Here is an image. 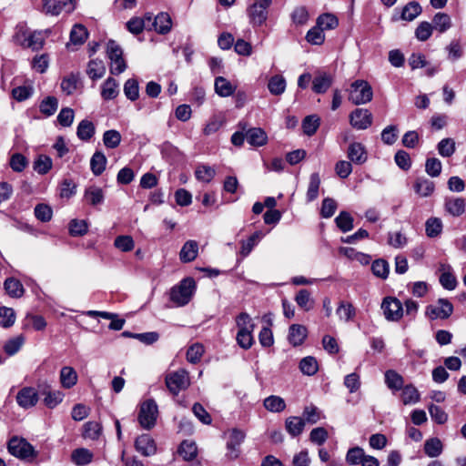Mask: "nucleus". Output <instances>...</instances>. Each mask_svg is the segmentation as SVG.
Listing matches in <instances>:
<instances>
[{
	"label": "nucleus",
	"mask_w": 466,
	"mask_h": 466,
	"mask_svg": "<svg viewBox=\"0 0 466 466\" xmlns=\"http://www.w3.org/2000/svg\"><path fill=\"white\" fill-rule=\"evenodd\" d=\"M299 370L305 375H314L319 370L317 360L311 356L303 358L299 362Z\"/></svg>",
	"instance_id": "79ce46f5"
},
{
	"label": "nucleus",
	"mask_w": 466,
	"mask_h": 466,
	"mask_svg": "<svg viewBox=\"0 0 466 466\" xmlns=\"http://www.w3.org/2000/svg\"><path fill=\"white\" fill-rule=\"evenodd\" d=\"M264 407L270 412H281L286 408L285 400L276 395H271L264 400Z\"/></svg>",
	"instance_id": "e433bc0d"
},
{
	"label": "nucleus",
	"mask_w": 466,
	"mask_h": 466,
	"mask_svg": "<svg viewBox=\"0 0 466 466\" xmlns=\"http://www.w3.org/2000/svg\"><path fill=\"white\" fill-rule=\"evenodd\" d=\"M102 433V427L96 421H88L84 425L83 437L89 440H97Z\"/></svg>",
	"instance_id": "8fccbe9b"
},
{
	"label": "nucleus",
	"mask_w": 466,
	"mask_h": 466,
	"mask_svg": "<svg viewBox=\"0 0 466 466\" xmlns=\"http://www.w3.org/2000/svg\"><path fill=\"white\" fill-rule=\"evenodd\" d=\"M119 93L118 83L113 77H108L102 85L101 96L105 100H111Z\"/></svg>",
	"instance_id": "c85d7f7f"
},
{
	"label": "nucleus",
	"mask_w": 466,
	"mask_h": 466,
	"mask_svg": "<svg viewBox=\"0 0 466 466\" xmlns=\"http://www.w3.org/2000/svg\"><path fill=\"white\" fill-rule=\"evenodd\" d=\"M245 433L238 429H232L229 431L228 441L227 442V456L230 459H236L239 454V446L244 441Z\"/></svg>",
	"instance_id": "f8f14e48"
},
{
	"label": "nucleus",
	"mask_w": 466,
	"mask_h": 466,
	"mask_svg": "<svg viewBox=\"0 0 466 466\" xmlns=\"http://www.w3.org/2000/svg\"><path fill=\"white\" fill-rule=\"evenodd\" d=\"M413 189L420 198H427L434 192L435 184L433 181L421 177L416 178L413 184Z\"/></svg>",
	"instance_id": "6ab92c4d"
},
{
	"label": "nucleus",
	"mask_w": 466,
	"mask_h": 466,
	"mask_svg": "<svg viewBox=\"0 0 466 466\" xmlns=\"http://www.w3.org/2000/svg\"><path fill=\"white\" fill-rule=\"evenodd\" d=\"M320 186V177L319 173H312L309 177V182L307 190V200L311 202L319 196V189Z\"/></svg>",
	"instance_id": "58836bf2"
},
{
	"label": "nucleus",
	"mask_w": 466,
	"mask_h": 466,
	"mask_svg": "<svg viewBox=\"0 0 466 466\" xmlns=\"http://www.w3.org/2000/svg\"><path fill=\"white\" fill-rule=\"evenodd\" d=\"M53 166L51 157L46 155H40L34 162V169L40 175L46 174Z\"/></svg>",
	"instance_id": "5fc2aeb1"
},
{
	"label": "nucleus",
	"mask_w": 466,
	"mask_h": 466,
	"mask_svg": "<svg viewBox=\"0 0 466 466\" xmlns=\"http://www.w3.org/2000/svg\"><path fill=\"white\" fill-rule=\"evenodd\" d=\"M348 158L356 165H362L368 160V152L364 145L360 142L350 144L347 151Z\"/></svg>",
	"instance_id": "ddd939ff"
},
{
	"label": "nucleus",
	"mask_w": 466,
	"mask_h": 466,
	"mask_svg": "<svg viewBox=\"0 0 466 466\" xmlns=\"http://www.w3.org/2000/svg\"><path fill=\"white\" fill-rule=\"evenodd\" d=\"M295 301L306 311L310 310L314 306V300L307 289H300L295 297Z\"/></svg>",
	"instance_id": "49530a36"
},
{
	"label": "nucleus",
	"mask_w": 466,
	"mask_h": 466,
	"mask_svg": "<svg viewBox=\"0 0 466 466\" xmlns=\"http://www.w3.org/2000/svg\"><path fill=\"white\" fill-rule=\"evenodd\" d=\"M152 21V14L148 13L144 15V17H132L127 23V30L133 35L140 34L144 29L151 30L149 27V23Z\"/></svg>",
	"instance_id": "f3484780"
},
{
	"label": "nucleus",
	"mask_w": 466,
	"mask_h": 466,
	"mask_svg": "<svg viewBox=\"0 0 466 466\" xmlns=\"http://www.w3.org/2000/svg\"><path fill=\"white\" fill-rule=\"evenodd\" d=\"M77 137L81 140H88L95 134V127L91 121L82 120L77 127Z\"/></svg>",
	"instance_id": "603ef678"
},
{
	"label": "nucleus",
	"mask_w": 466,
	"mask_h": 466,
	"mask_svg": "<svg viewBox=\"0 0 466 466\" xmlns=\"http://www.w3.org/2000/svg\"><path fill=\"white\" fill-rule=\"evenodd\" d=\"M149 27L161 35L167 34L172 27L171 17L167 13H159L157 16H152V21L149 23Z\"/></svg>",
	"instance_id": "2eb2a0df"
},
{
	"label": "nucleus",
	"mask_w": 466,
	"mask_h": 466,
	"mask_svg": "<svg viewBox=\"0 0 466 466\" xmlns=\"http://www.w3.org/2000/svg\"><path fill=\"white\" fill-rule=\"evenodd\" d=\"M401 390V400L404 405L415 404L420 401V392L412 384L403 386Z\"/></svg>",
	"instance_id": "473e14b6"
},
{
	"label": "nucleus",
	"mask_w": 466,
	"mask_h": 466,
	"mask_svg": "<svg viewBox=\"0 0 466 466\" xmlns=\"http://www.w3.org/2000/svg\"><path fill=\"white\" fill-rule=\"evenodd\" d=\"M22 36L24 37L23 39H21L20 35H17V38L23 46L32 48L33 50H38L43 46L44 37L40 32L30 33L27 36L25 33H23Z\"/></svg>",
	"instance_id": "aec40b11"
},
{
	"label": "nucleus",
	"mask_w": 466,
	"mask_h": 466,
	"mask_svg": "<svg viewBox=\"0 0 466 466\" xmlns=\"http://www.w3.org/2000/svg\"><path fill=\"white\" fill-rule=\"evenodd\" d=\"M335 222L342 232H348L353 228V218L349 212L341 211Z\"/></svg>",
	"instance_id": "4d7b16f0"
},
{
	"label": "nucleus",
	"mask_w": 466,
	"mask_h": 466,
	"mask_svg": "<svg viewBox=\"0 0 466 466\" xmlns=\"http://www.w3.org/2000/svg\"><path fill=\"white\" fill-rule=\"evenodd\" d=\"M106 56L110 61V73L119 75L127 69V63L123 56V50L114 40L106 44Z\"/></svg>",
	"instance_id": "7ed1b4c3"
},
{
	"label": "nucleus",
	"mask_w": 466,
	"mask_h": 466,
	"mask_svg": "<svg viewBox=\"0 0 466 466\" xmlns=\"http://www.w3.org/2000/svg\"><path fill=\"white\" fill-rule=\"evenodd\" d=\"M214 87L217 95L221 97L230 96L236 91V86L223 76H217L215 78Z\"/></svg>",
	"instance_id": "5701e85b"
},
{
	"label": "nucleus",
	"mask_w": 466,
	"mask_h": 466,
	"mask_svg": "<svg viewBox=\"0 0 466 466\" xmlns=\"http://www.w3.org/2000/svg\"><path fill=\"white\" fill-rule=\"evenodd\" d=\"M59 380L64 389H71L77 383L78 376L74 368L65 366L60 370Z\"/></svg>",
	"instance_id": "412c9836"
},
{
	"label": "nucleus",
	"mask_w": 466,
	"mask_h": 466,
	"mask_svg": "<svg viewBox=\"0 0 466 466\" xmlns=\"http://www.w3.org/2000/svg\"><path fill=\"white\" fill-rule=\"evenodd\" d=\"M44 403L49 409H54L62 402L65 394L60 390L45 391Z\"/></svg>",
	"instance_id": "864d4df0"
},
{
	"label": "nucleus",
	"mask_w": 466,
	"mask_h": 466,
	"mask_svg": "<svg viewBox=\"0 0 466 466\" xmlns=\"http://www.w3.org/2000/svg\"><path fill=\"white\" fill-rule=\"evenodd\" d=\"M135 446L137 451L144 456L153 455L157 451L155 441L148 434L138 436L135 441Z\"/></svg>",
	"instance_id": "a211bd4d"
},
{
	"label": "nucleus",
	"mask_w": 466,
	"mask_h": 466,
	"mask_svg": "<svg viewBox=\"0 0 466 466\" xmlns=\"http://www.w3.org/2000/svg\"><path fill=\"white\" fill-rule=\"evenodd\" d=\"M165 383L169 392L177 396L180 391L185 390L189 387V374L184 369L168 372L166 375Z\"/></svg>",
	"instance_id": "f03ea898"
},
{
	"label": "nucleus",
	"mask_w": 466,
	"mask_h": 466,
	"mask_svg": "<svg viewBox=\"0 0 466 466\" xmlns=\"http://www.w3.org/2000/svg\"><path fill=\"white\" fill-rule=\"evenodd\" d=\"M4 288L10 297L15 299L21 298L25 292L22 283L15 278L6 279L4 283Z\"/></svg>",
	"instance_id": "7c9ffc66"
},
{
	"label": "nucleus",
	"mask_w": 466,
	"mask_h": 466,
	"mask_svg": "<svg viewBox=\"0 0 466 466\" xmlns=\"http://www.w3.org/2000/svg\"><path fill=\"white\" fill-rule=\"evenodd\" d=\"M372 96V88L367 81L356 80L350 85L349 100L354 105L367 104Z\"/></svg>",
	"instance_id": "20e7f679"
},
{
	"label": "nucleus",
	"mask_w": 466,
	"mask_h": 466,
	"mask_svg": "<svg viewBox=\"0 0 466 466\" xmlns=\"http://www.w3.org/2000/svg\"><path fill=\"white\" fill-rule=\"evenodd\" d=\"M336 313L340 319L350 321L354 318L356 310L351 303L341 301L336 310Z\"/></svg>",
	"instance_id": "3c124183"
},
{
	"label": "nucleus",
	"mask_w": 466,
	"mask_h": 466,
	"mask_svg": "<svg viewBox=\"0 0 466 466\" xmlns=\"http://www.w3.org/2000/svg\"><path fill=\"white\" fill-rule=\"evenodd\" d=\"M366 456L364 450L360 447L350 448L346 454V461L350 465H359Z\"/></svg>",
	"instance_id": "bf43d9fd"
},
{
	"label": "nucleus",
	"mask_w": 466,
	"mask_h": 466,
	"mask_svg": "<svg viewBox=\"0 0 466 466\" xmlns=\"http://www.w3.org/2000/svg\"><path fill=\"white\" fill-rule=\"evenodd\" d=\"M466 203L462 198L450 197L444 199V210L449 215L457 218L464 214Z\"/></svg>",
	"instance_id": "4468645a"
},
{
	"label": "nucleus",
	"mask_w": 466,
	"mask_h": 466,
	"mask_svg": "<svg viewBox=\"0 0 466 466\" xmlns=\"http://www.w3.org/2000/svg\"><path fill=\"white\" fill-rule=\"evenodd\" d=\"M25 342V338L22 335L14 337L5 341L3 349L8 356H13L17 353Z\"/></svg>",
	"instance_id": "c03bdc74"
},
{
	"label": "nucleus",
	"mask_w": 466,
	"mask_h": 466,
	"mask_svg": "<svg viewBox=\"0 0 466 466\" xmlns=\"http://www.w3.org/2000/svg\"><path fill=\"white\" fill-rule=\"evenodd\" d=\"M124 93L131 101L137 100L139 96L138 82L134 78L127 79L124 85Z\"/></svg>",
	"instance_id": "e2e57ef3"
},
{
	"label": "nucleus",
	"mask_w": 466,
	"mask_h": 466,
	"mask_svg": "<svg viewBox=\"0 0 466 466\" xmlns=\"http://www.w3.org/2000/svg\"><path fill=\"white\" fill-rule=\"evenodd\" d=\"M104 198V192L102 188L98 187L91 186L85 191V198L92 206L102 204Z\"/></svg>",
	"instance_id": "72a5a7b5"
},
{
	"label": "nucleus",
	"mask_w": 466,
	"mask_h": 466,
	"mask_svg": "<svg viewBox=\"0 0 466 466\" xmlns=\"http://www.w3.org/2000/svg\"><path fill=\"white\" fill-rule=\"evenodd\" d=\"M350 125L358 130H365L372 124V115L365 108H357L350 115Z\"/></svg>",
	"instance_id": "1a4fd4ad"
},
{
	"label": "nucleus",
	"mask_w": 466,
	"mask_h": 466,
	"mask_svg": "<svg viewBox=\"0 0 466 466\" xmlns=\"http://www.w3.org/2000/svg\"><path fill=\"white\" fill-rule=\"evenodd\" d=\"M58 108V100L55 96H47L39 105L40 112L46 116H53Z\"/></svg>",
	"instance_id": "a19ab883"
},
{
	"label": "nucleus",
	"mask_w": 466,
	"mask_h": 466,
	"mask_svg": "<svg viewBox=\"0 0 466 466\" xmlns=\"http://www.w3.org/2000/svg\"><path fill=\"white\" fill-rule=\"evenodd\" d=\"M106 156L102 152H98V151L96 152L90 160V167H91L92 172L96 176L102 174V172L106 168Z\"/></svg>",
	"instance_id": "37998d69"
},
{
	"label": "nucleus",
	"mask_w": 466,
	"mask_h": 466,
	"mask_svg": "<svg viewBox=\"0 0 466 466\" xmlns=\"http://www.w3.org/2000/svg\"><path fill=\"white\" fill-rule=\"evenodd\" d=\"M317 25L324 31L334 29L339 25L338 18L332 14H324L318 17Z\"/></svg>",
	"instance_id": "6e6d98bb"
},
{
	"label": "nucleus",
	"mask_w": 466,
	"mask_h": 466,
	"mask_svg": "<svg viewBox=\"0 0 466 466\" xmlns=\"http://www.w3.org/2000/svg\"><path fill=\"white\" fill-rule=\"evenodd\" d=\"M158 414L157 405L154 400H147L141 403L138 412V422L142 428L150 430L156 424Z\"/></svg>",
	"instance_id": "39448f33"
},
{
	"label": "nucleus",
	"mask_w": 466,
	"mask_h": 466,
	"mask_svg": "<svg viewBox=\"0 0 466 466\" xmlns=\"http://www.w3.org/2000/svg\"><path fill=\"white\" fill-rule=\"evenodd\" d=\"M246 140L252 147H262L268 141L266 132L259 127H253L247 131Z\"/></svg>",
	"instance_id": "4be33fe9"
},
{
	"label": "nucleus",
	"mask_w": 466,
	"mask_h": 466,
	"mask_svg": "<svg viewBox=\"0 0 466 466\" xmlns=\"http://www.w3.org/2000/svg\"><path fill=\"white\" fill-rule=\"evenodd\" d=\"M421 13V6L417 2L408 3L402 9L401 19L405 21L414 20Z\"/></svg>",
	"instance_id": "de8ad7c7"
},
{
	"label": "nucleus",
	"mask_w": 466,
	"mask_h": 466,
	"mask_svg": "<svg viewBox=\"0 0 466 466\" xmlns=\"http://www.w3.org/2000/svg\"><path fill=\"white\" fill-rule=\"evenodd\" d=\"M319 126V118L315 116H308L302 122V128L306 135L312 136L316 133Z\"/></svg>",
	"instance_id": "0e129e2a"
},
{
	"label": "nucleus",
	"mask_w": 466,
	"mask_h": 466,
	"mask_svg": "<svg viewBox=\"0 0 466 466\" xmlns=\"http://www.w3.org/2000/svg\"><path fill=\"white\" fill-rule=\"evenodd\" d=\"M215 169L206 165L198 166L195 172L197 179L204 183L210 182L215 177Z\"/></svg>",
	"instance_id": "052dcab7"
},
{
	"label": "nucleus",
	"mask_w": 466,
	"mask_h": 466,
	"mask_svg": "<svg viewBox=\"0 0 466 466\" xmlns=\"http://www.w3.org/2000/svg\"><path fill=\"white\" fill-rule=\"evenodd\" d=\"M86 28L82 25H75L70 32V42L73 45H82L87 38Z\"/></svg>",
	"instance_id": "09e8293b"
},
{
	"label": "nucleus",
	"mask_w": 466,
	"mask_h": 466,
	"mask_svg": "<svg viewBox=\"0 0 466 466\" xmlns=\"http://www.w3.org/2000/svg\"><path fill=\"white\" fill-rule=\"evenodd\" d=\"M437 147L441 157H449L455 152V142L451 138H443L439 142Z\"/></svg>",
	"instance_id": "774afa93"
},
{
	"label": "nucleus",
	"mask_w": 466,
	"mask_h": 466,
	"mask_svg": "<svg viewBox=\"0 0 466 466\" xmlns=\"http://www.w3.org/2000/svg\"><path fill=\"white\" fill-rule=\"evenodd\" d=\"M312 89L317 94L325 93L332 84V77L327 73H320L313 79Z\"/></svg>",
	"instance_id": "bb28decb"
},
{
	"label": "nucleus",
	"mask_w": 466,
	"mask_h": 466,
	"mask_svg": "<svg viewBox=\"0 0 466 466\" xmlns=\"http://www.w3.org/2000/svg\"><path fill=\"white\" fill-rule=\"evenodd\" d=\"M443 224L439 218H430L425 223L426 235L429 238H437L442 232Z\"/></svg>",
	"instance_id": "c9c22d12"
},
{
	"label": "nucleus",
	"mask_w": 466,
	"mask_h": 466,
	"mask_svg": "<svg viewBox=\"0 0 466 466\" xmlns=\"http://www.w3.org/2000/svg\"><path fill=\"white\" fill-rule=\"evenodd\" d=\"M286 79L281 75H275L271 76L268 83V88L271 95L280 96L286 90Z\"/></svg>",
	"instance_id": "2f4dec72"
},
{
	"label": "nucleus",
	"mask_w": 466,
	"mask_h": 466,
	"mask_svg": "<svg viewBox=\"0 0 466 466\" xmlns=\"http://www.w3.org/2000/svg\"><path fill=\"white\" fill-rule=\"evenodd\" d=\"M195 291L196 282L194 279L186 278L170 289L169 299L176 307H183L189 303Z\"/></svg>",
	"instance_id": "f257e3e1"
},
{
	"label": "nucleus",
	"mask_w": 466,
	"mask_h": 466,
	"mask_svg": "<svg viewBox=\"0 0 466 466\" xmlns=\"http://www.w3.org/2000/svg\"><path fill=\"white\" fill-rule=\"evenodd\" d=\"M439 271L440 275V283L441 285L448 290H453L457 286V279L454 274L452 273V268L449 264H440Z\"/></svg>",
	"instance_id": "dca6fc26"
},
{
	"label": "nucleus",
	"mask_w": 466,
	"mask_h": 466,
	"mask_svg": "<svg viewBox=\"0 0 466 466\" xmlns=\"http://www.w3.org/2000/svg\"><path fill=\"white\" fill-rule=\"evenodd\" d=\"M106 73V66L100 59L90 60L87 64L86 74L92 80L100 79Z\"/></svg>",
	"instance_id": "cd10ccee"
},
{
	"label": "nucleus",
	"mask_w": 466,
	"mask_h": 466,
	"mask_svg": "<svg viewBox=\"0 0 466 466\" xmlns=\"http://www.w3.org/2000/svg\"><path fill=\"white\" fill-rule=\"evenodd\" d=\"M15 399L19 407L27 410L36 405L39 396L35 388L24 387L17 392Z\"/></svg>",
	"instance_id": "9b49d317"
},
{
	"label": "nucleus",
	"mask_w": 466,
	"mask_h": 466,
	"mask_svg": "<svg viewBox=\"0 0 466 466\" xmlns=\"http://www.w3.org/2000/svg\"><path fill=\"white\" fill-rule=\"evenodd\" d=\"M103 142L107 148H116L121 142V135L115 129L107 130L103 135Z\"/></svg>",
	"instance_id": "13d9d810"
},
{
	"label": "nucleus",
	"mask_w": 466,
	"mask_h": 466,
	"mask_svg": "<svg viewBox=\"0 0 466 466\" xmlns=\"http://www.w3.org/2000/svg\"><path fill=\"white\" fill-rule=\"evenodd\" d=\"M15 321V314L13 309L2 307L0 308V326L9 328Z\"/></svg>",
	"instance_id": "69168bd1"
},
{
	"label": "nucleus",
	"mask_w": 466,
	"mask_h": 466,
	"mask_svg": "<svg viewBox=\"0 0 466 466\" xmlns=\"http://www.w3.org/2000/svg\"><path fill=\"white\" fill-rule=\"evenodd\" d=\"M79 79L76 76L71 74L66 76L61 82V88L66 95L73 94L78 87Z\"/></svg>",
	"instance_id": "338daca9"
},
{
	"label": "nucleus",
	"mask_w": 466,
	"mask_h": 466,
	"mask_svg": "<svg viewBox=\"0 0 466 466\" xmlns=\"http://www.w3.org/2000/svg\"><path fill=\"white\" fill-rule=\"evenodd\" d=\"M453 312L452 304L445 299H440L437 305H429L426 308L425 314L431 319H448Z\"/></svg>",
	"instance_id": "6e6552de"
},
{
	"label": "nucleus",
	"mask_w": 466,
	"mask_h": 466,
	"mask_svg": "<svg viewBox=\"0 0 466 466\" xmlns=\"http://www.w3.org/2000/svg\"><path fill=\"white\" fill-rule=\"evenodd\" d=\"M71 459L75 464L84 466L92 461L93 453L87 449L79 448L72 452Z\"/></svg>",
	"instance_id": "f704fd0d"
},
{
	"label": "nucleus",
	"mask_w": 466,
	"mask_h": 466,
	"mask_svg": "<svg viewBox=\"0 0 466 466\" xmlns=\"http://www.w3.org/2000/svg\"><path fill=\"white\" fill-rule=\"evenodd\" d=\"M272 0H256L248 8V15L254 26L262 25L268 19V8Z\"/></svg>",
	"instance_id": "0eeeda50"
},
{
	"label": "nucleus",
	"mask_w": 466,
	"mask_h": 466,
	"mask_svg": "<svg viewBox=\"0 0 466 466\" xmlns=\"http://www.w3.org/2000/svg\"><path fill=\"white\" fill-rule=\"evenodd\" d=\"M286 431L292 437L300 435L305 427V420L301 417L291 416L285 421Z\"/></svg>",
	"instance_id": "a878e982"
},
{
	"label": "nucleus",
	"mask_w": 466,
	"mask_h": 466,
	"mask_svg": "<svg viewBox=\"0 0 466 466\" xmlns=\"http://www.w3.org/2000/svg\"><path fill=\"white\" fill-rule=\"evenodd\" d=\"M198 253V245L195 240H187L179 252V258L182 262L193 261Z\"/></svg>",
	"instance_id": "393cba45"
},
{
	"label": "nucleus",
	"mask_w": 466,
	"mask_h": 466,
	"mask_svg": "<svg viewBox=\"0 0 466 466\" xmlns=\"http://www.w3.org/2000/svg\"><path fill=\"white\" fill-rule=\"evenodd\" d=\"M289 341L293 346L301 345L307 338L306 327L299 324H293L289 327Z\"/></svg>",
	"instance_id": "b1692460"
},
{
	"label": "nucleus",
	"mask_w": 466,
	"mask_h": 466,
	"mask_svg": "<svg viewBox=\"0 0 466 466\" xmlns=\"http://www.w3.org/2000/svg\"><path fill=\"white\" fill-rule=\"evenodd\" d=\"M7 449L10 454L22 460L36 456L33 446L23 438L13 437L8 442Z\"/></svg>",
	"instance_id": "423d86ee"
},
{
	"label": "nucleus",
	"mask_w": 466,
	"mask_h": 466,
	"mask_svg": "<svg viewBox=\"0 0 466 466\" xmlns=\"http://www.w3.org/2000/svg\"><path fill=\"white\" fill-rule=\"evenodd\" d=\"M384 377L387 387L391 390H400L404 386L403 377L393 370H388Z\"/></svg>",
	"instance_id": "c756f323"
},
{
	"label": "nucleus",
	"mask_w": 466,
	"mask_h": 466,
	"mask_svg": "<svg viewBox=\"0 0 466 466\" xmlns=\"http://www.w3.org/2000/svg\"><path fill=\"white\" fill-rule=\"evenodd\" d=\"M262 238L263 234L259 231L252 234L247 241L242 242L240 254L243 257L248 256Z\"/></svg>",
	"instance_id": "680f3d73"
},
{
	"label": "nucleus",
	"mask_w": 466,
	"mask_h": 466,
	"mask_svg": "<svg viewBox=\"0 0 466 466\" xmlns=\"http://www.w3.org/2000/svg\"><path fill=\"white\" fill-rule=\"evenodd\" d=\"M451 26V19L445 13H437L432 20V27L440 33L447 31Z\"/></svg>",
	"instance_id": "ea45409f"
},
{
	"label": "nucleus",
	"mask_w": 466,
	"mask_h": 466,
	"mask_svg": "<svg viewBox=\"0 0 466 466\" xmlns=\"http://www.w3.org/2000/svg\"><path fill=\"white\" fill-rule=\"evenodd\" d=\"M443 450L442 443L438 438H431L424 443V452L431 458L438 457Z\"/></svg>",
	"instance_id": "4c0bfd02"
},
{
	"label": "nucleus",
	"mask_w": 466,
	"mask_h": 466,
	"mask_svg": "<svg viewBox=\"0 0 466 466\" xmlns=\"http://www.w3.org/2000/svg\"><path fill=\"white\" fill-rule=\"evenodd\" d=\"M381 309L385 318L388 320H399L403 314V309L400 301L395 298H386L383 299Z\"/></svg>",
	"instance_id": "9d476101"
},
{
	"label": "nucleus",
	"mask_w": 466,
	"mask_h": 466,
	"mask_svg": "<svg viewBox=\"0 0 466 466\" xmlns=\"http://www.w3.org/2000/svg\"><path fill=\"white\" fill-rule=\"evenodd\" d=\"M179 454L186 461H191L195 459L198 453L197 444L191 441H184L179 447Z\"/></svg>",
	"instance_id": "a18cd8bd"
}]
</instances>
